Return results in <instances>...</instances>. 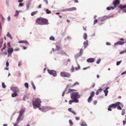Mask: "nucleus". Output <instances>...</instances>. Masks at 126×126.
Segmentation results:
<instances>
[{"mask_svg":"<svg viewBox=\"0 0 126 126\" xmlns=\"http://www.w3.org/2000/svg\"><path fill=\"white\" fill-rule=\"evenodd\" d=\"M62 11H68V9H63L62 10Z\"/></svg>","mask_w":126,"mask_h":126,"instance_id":"50","label":"nucleus"},{"mask_svg":"<svg viewBox=\"0 0 126 126\" xmlns=\"http://www.w3.org/2000/svg\"><path fill=\"white\" fill-rule=\"evenodd\" d=\"M83 49L82 48L80 49L79 51V54H80V55H81L83 53Z\"/></svg>","mask_w":126,"mask_h":126,"instance_id":"34","label":"nucleus"},{"mask_svg":"<svg viewBox=\"0 0 126 126\" xmlns=\"http://www.w3.org/2000/svg\"><path fill=\"white\" fill-rule=\"evenodd\" d=\"M37 12V11H35L32 12L31 13V15L32 16H33L34 15H35Z\"/></svg>","mask_w":126,"mask_h":126,"instance_id":"31","label":"nucleus"},{"mask_svg":"<svg viewBox=\"0 0 126 126\" xmlns=\"http://www.w3.org/2000/svg\"><path fill=\"white\" fill-rule=\"evenodd\" d=\"M36 22L39 24L41 25H47L49 24L47 19L41 18H37L36 20Z\"/></svg>","mask_w":126,"mask_h":126,"instance_id":"1","label":"nucleus"},{"mask_svg":"<svg viewBox=\"0 0 126 126\" xmlns=\"http://www.w3.org/2000/svg\"><path fill=\"white\" fill-rule=\"evenodd\" d=\"M71 112L73 113L74 115H76V112H75V111L73 110H72Z\"/></svg>","mask_w":126,"mask_h":126,"instance_id":"53","label":"nucleus"},{"mask_svg":"<svg viewBox=\"0 0 126 126\" xmlns=\"http://www.w3.org/2000/svg\"><path fill=\"white\" fill-rule=\"evenodd\" d=\"M7 36L10 37L11 39H12V36L11 34H10L9 32H8L7 35Z\"/></svg>","mask_w":126,"mask_h":126,"instance_id":"26","label":"nucleus"},{"mask_svg":"<svg viewBox=\"0 0 126 126\" xmlns=\"http://www.w3.org/2000/svg\"><path fill=\"white\" fill-rule=\"evenodd\" d=\"M68 9V11H76V7H73L71 8H69Z\"/></svg>","mask_w":126,"mask_h":126,"instance_id":"16","label":"nucleus"},{"mask_svg":"<svg viewBox=\"0 0 126 126\" xmlns=\"http://www.w3.org/2000/svg\"><path fill=\"white\" fill-rule=\"evenodd\" d=\"M119 0H115L114 1L113 4L114 5V7H116L117 6L118 4L119 3Z\"/></svg>","mask_w":126,"mask_h":126,"instance_id":"12","label":"nucleus"},{"mask_svg":"<svg viewBox=\"0 0 126 126\" xmlns=\"http://www.w3.org/2000/svg\"><path fill=\"white\" fill-rule=\"evenodd\" d=\"M74 90L73 89H69L68 90V91L66 93V94H68L69 93L71 92L72 91H74Z\"/></svg>","mask_w":126,"mask_h":126,"instance_id":"32","label":"nucleus"},{"mask_svg":"<svg viewBox=\"0 0 126 126\" xmlns=\"http://www.w3.org/2000/svg\"><path fill=\"white\" fill-rule=\"evenodd\" d=\"M39 109L42 111L45 112L47 111L50 109L47 106L39 107Z\"/></svg>","mask_w":126,"mask_h":126,"instance_id":"6","label":"nucleus"},{"mask_svg":"<svg viewBox=\"0 0 126 126\" xmlns=\"http://www.w3.org/2000/svg\"><path fill=\"white\" fill-rule=\"evenodd\" d=\"M6 3L7 6H9V3L8 0H6Z\"/></svg>","mask_w":126,"mask_h":126,"instance_id":"49","label":"nucleus"},{"mask_svg":"<svg viewBox=\"0 0 126 126\" xmlns=\"http://www.w3.org/2000/svg\"><path fill=\"white\" fill-rule=\"evenodd\" d=\"M81 55H80V54H76L75 56V58H77L78 57L81 56Z\"/></svg>","mask_w":126,"mask_h":126,"instance_id":"44","label":"nucleus"},{"mask_svg":"<svg viewBox=\"0 0 126 126\" xmlns=\"http://www.w3.org/2000/svg\"><path fill=\"white\" fill-rule=\"evenodd\" d=\"M29 4H27V5L26 7L27 8V9H26V10H27V9H28L29 8Z\"/></svg>","mask_w":126,"mask_h":126,"instance_id":"57","label":"nucleus"},{"mask_svg":"<svg viewBox=\"0 0 126 126\" xmlns=\"http://www.w3.org/2000/svg\"><path fill=\"white\" fill-rule=\"evenodd\" d=\"M49 39L50 40H54V38L52 36H50V37Z\"/></svg>","mask_w":126,"mask_h":126,"instance_id":"43","label":"nucleus"},{"mask_svg":"<svg viewBox=\"0 0 126 126\" xmlns=\"http://www.w3.org/2000/svg\"><path fill=\"white\" fill-rule=\"evenodd\" d=\"M119 8L123 11L126 12V9L123 10V9L126 8V5H120L119 6Z\"/></svg>","mask_w":126,"mask_h":126,"instance_id":"10","label":"nucleus"},{"mask_svg":"<svg viewBox=\"0 0 126 126\" xmlns=\"http://www.w3.org/2000/svg\"><path fill=\"white\" fill-rule=\"evenodd\" d=\"M18 14L19 11L17 10H16V13L14 15V16H17L18 15Z\"/></svg>","mask_w":126,"mask_h":126,"instance_id":"30","label":"nucleus"},{"mask_svg":"<svg viewBox=\"0 0 126 126\" xmlns=\"http://www.w3.org/2000/svg\"><path fill=\"white\" fill-rule=\"evenodd\" d=\"M83 45L84 46V48H85L88 45V42L87 40L85 41L83 43Z\"/></svg>","mask_w":126,"mask_h":126,"instance_id":"15","label":"nucleus"},{"mask_svg":"<svg viewBox=\"0 0 126 126\" xmlns=\"http://www.w3.org/2000/svg\"><path fill=\"white\" fill-rule=\"evenodd\" d=\"M122 61L121 60L120 61H118L116 63V65L117 66L119 65H120V64L121 63Z\"/></svg>","mask_w":126,"mask_h":126,"instance_id":"41","label":"nucleus"},{"mask_svg":"<svg viewBox=\"0 0 126 126\" xmlns=\"http://www.w3.org/2000/svg\"><path fill=\"white\" fill-rule=\"evenodd\" d=\"M48 72L50 75H53L54 77H56L57 76V74L56 71L53 70H48Z\"/></svg>","mask_w":126,"mask_h":126,"instance_id":"5","label":"nucleus"},{"mask_svg":"<svg viewBox=\"0 0 126 126\" xmlns=\"http://www.w3.org/2000/svg\"><path fill=\"white\" fill-rule=\"evenodd\" d=\"M80 69V67L79 65L78 64V67H74L72 66L71 69V71L72 72H73L75 71H77Z\"/></svg>","mask_w":126,"mask_h":126,"instance_id":"9","label":"nucleus"},{"mask_svg":"<svg viewBox=\"0 0 126 126\" xmlns=\"http://www.w3.org/2000/svg\"><path fill=\"white\" fill-rule=\"evenodd\" d=\"M28 84L27 83H25L24 84V86L25 87L27 88H28Z\"/></svg>","mask_w":126,"mask_h":126,"instance_id":"39","label":"nucleus"},{"mask_svg":"<svg viewBox=\"0 0 126 126\" xmlns=\"http://www.w3.org/2000/svg\"><path fill=\"white\" fill-rule=\"evenodd\" d=\"M117 109L118 110H121L122 108L120 106H118L117 107Z\"/></svg>","mask_w":126,"mask_h":126,"instance_id":"46","label":"nucleus"},{"mask_svg":"<svg viewBox=\"0 0 126 126\" xmlns=\"http://www.w3.org/2000/svg\"><path fill=\"white\" fill-rule=\"evenodd\" d=\"M24 112V110L23 109H22L19 112V114L18 116L16 121V123L14 124V126L16 125V126H18V124L19 123L20 120H22L23 118H22V116Z\"/></svg>","mask_w":126,"mask_h":126,"instance_id":"2","label":"nucleus"},{"mask_svg":"<svg viewBox=\"0 0 126 126\" xmlns=\"http://www.w3.org/2000/svg\"><path fill=\"white\" fill-rule=\"evenodd\" d=\"M60 48V46L58 45L56 46V47L55 49V50L56 51H58L59 50Z\"/></svg>","mask_w":126,"mask_h":126,"instance_id":"20","label":"nucleus"},{"mask_svg":"<svg viewBox=\"0 0 126 126\" xmlns=\"http://www.w3.org/2000/svg\"><path fill=\"white\" fill-rule=\"evenodd\" d=\"M60 54L63 55H65V52L63 51H60Z\"/></svg>","mask_w":126,"mask_h":126,"instance_id":"28","label":"nucleus"},{"mask_svg":"<svg viewBox=\"0 0 126 126\" xmlns=\"http://www.w3.org/2000/svg\"><path fill=\"white\" fill-rule=\"evenodd\" d=\"M79 84V83L77 82H75L73 85V86H74L76 85H78Z\"/></svg>","mask_w":126,"mask_h":126,"instance_id":"51","label":"nucleus"},{"mask_svg":"<svg viewBox=\"0 0 126 126\" xmlns=\"http://www.w3.org/2000/svg\"><path fill=\"white\" fill-rule=\"evenodd\" d=\"M71 97L72 99L74 98H79L80 97V95L78 92H74L70 94Z\"/></svg>","mask_w":126,"mask_h":126,"instance_id":"4","label":"nucleus"},{"mask_svg":"<svg viewBox=\"0 0 126 126\" xmlns=\"http://www.w3.org/2000/svg\"><path fill=\"white\" fill-rule=\"evenodd\" d=\"M106 44L107 45H110L111 44L110 43L108 42H107L106 43Z\"/></svg>","mask_w":126,"mask_h":126,"instance_id":"61","label":"nucleus"},{"mask_svg":"<svg viewBox=\"0 0 126 126\" xmlns=\"http://www.w3.org/2000/svg\"><path fill=\"white\" fill-rule=\"evenodd\" d=\"M19 50V49L18 48H16L15 49V50L16 51H18V50Z\"/></svg>","mask_w":126,"mask_h":126,"instance_id":"62","label":"nucleus"},{"mask_svg":"<svg viewBox=\"0 0 126 126\" xmlns=\"http://www.w3.org/2000/svg\"><path fill=\"white\" fill-rule=\"evenodd\" d=\"M24 40L20 41H19V43H23Z\"/></svg>","mask_w":126,"mask_h":126,"instance_id":"59","label":"nucleus"},{"mask_svg":"<svg viewBox=\"0 0 126 126\" xmlns=\"http://www.w3.org/2000/svg\"><path fill=\"white\" fill-rule=\"evenodd\" d=\"M23 4L22 3H20L19 4V6L21 7V6H23Z\"/></svg>","mask_w":126,"mask_h":126,"instance_id":"55","label":"nucleus"},{"mask_svg":"<svg viewBox=\"0 0 126 126\" xmlns=\"http://www.w3.org/2000/svg\"><path fill=\"white\" fill-rule=\"evenodd\" d=\"M94 94V92H92L91 93V94L90 96L92 97H93Z\"/></svg>","mask_w":126,"mask_h":126,"instance_id":"36","label":"nucleus"},{"mask_svg":"<svg viewBox=\"0 0 126 126\" xmlns=\"http://www.w3.org/2000/svg\"><path fill=\"white\" fill-rule=\"evenodd\" d=\"M101 61V60L100 59H99L96 62V63L98 64H99Z\"/></svg>","mask_w":126,"mask_h":126,"instance_id":"48","label":"nucleus"},{"mask_svg":"<svg viewBox=\"0 0 126 126\" xmlns=\"http://www.w3.org/2000/svg\"><path fill=\"white\" fill-rule=\"evenodd\" d=\"M3 39L2 38H1L0 39V48L2 46L3 43Z\"/></svg>","mask_w":126,"mask_h":126,"instance_id":"18","label":"nucleus"},{"mask_svg":"<svg viewBox=\"0 0 126 126\" xmlns=\"http://www.w3.org/2000/svg\"><path fill=\"white\" fill-rule=\"evenodd\" d=\"M46 11L47 14H49L51 13L50 11L48 9H47L46 10Z\"/></svg>","mask_w":126,"mask_h":126,"instance_id":"33","label":"nucleus"},{"mask_svg":"<svg viewBox=\"0 0 126 126\" xmlns=\"http://www.w3.org/2000/svg\"><path fill=\"white\" fill-rule=\"evenodd\" d=\"M69 123L70 125L71 126H72L73 125V123L72 121L71 120H69Z\"/></svg>","mask_w":126,"mask_h":126,"instance_id":"40","label":"nucleus"},{"mask_svg":"<svg viewBox=\"0 0 126 126\" xmlns=\"http://www.w3.org/2000/svg\"><path fill=\"white\" fill-rule=\"evenodd\" d=\"M87 34L85 33H84V35L83 36V38L85 40L87 39Z\"/></svg>","mask_w":126,"mask_h":126,"instance_id":"35","label":"nucleus"},{"mask_svg":"<svg viewBox=\"0 0 126 126\" xmlns=\"http://www.w3.org/2000/svg\"><path fill=\"white\" fill-rule=\"evenodd\" d=\"M23 43H24L27 44H29V43L28 42L26 41H24Z\"/></svg>","mask_w":126,"mask_h":126,"instance_id":"47","label":"nucleus"},{"mask_svg":"<svg viewBox=\"0 0 126 126\" xmlns=\"http://www.w3.org/2000/svg\"><path fill=\"white\" fill-rule=\"evenodd\" d=\"M71 86H69V85H67V87L64 90V92L65 93L66 92L67 90V87H71Z\"/></svg>","mask_w":126,"mask_h":126,"instance_id":"42","label":"nucleus"},{"mask_svg":"<svg viewBox=\"0 0 126 126\" xmlns=\"http://www.w3.org/2000/svg\"><path fill=\"white\" fill-rule=\"evenodd\" d=\"M125 74H126V70L125 71L123 72L121 74V75H122Z\"/></svg>","mask_w":126,"mask_h":126,"instance_id":"64","label":"nucleus"},{"mask_svg":"<svg viewBox=\"0 0 126 126\" xmlns=\"http://www.w3.org/2000/svg\"><path fill=\"white\" fill-rule=\"evenodd\" d=\"M124 42L118 41L117 42L115 43L114 44V45H122L124 44Z\"/></svg>","mask_w":126,"mask_h":126,"instance_id":"13","label":"nucleus"},{"mask_svg":"<svg viewBox=\"0 0 126 126\" xmlns=\"http://www.w3.org/2000/svg\"><path fill=\"white\" fill-rule=\"evenodd\" d=\"M17 95V94L16 93L14 92L12 94L11 96L13 97H15V96H16Z\"/></svg>","mask_w":126,"mask_h":126,"instance_id":"27","label":"nucleus"},{"mask_svg":"<svg viewBox=\"0 0 126 126\" xmlns=\"http://www.w3.org/2000/svg\"><path fill=\"white\" fill-rule=\"evenodd\" d=\"M11 90L14 92L16 93V92L18 91V89L16 87H13L11 88Z\"/></svg>","mask_w":126,"mask_h":126,"instance_id":"11","label":"nucleus"},{"mask_svg":"<svg viewBox=\"0 0 126 126\" xmlns=\"http://www.w3.org/2000/svg\"><path fill=\"white\" fill-rule=\"evenodd\" d=\"M80 125L82 126H87V125L84 122H82V124Z\"/></svg>","mask_w":126,"mask_h":126,"instance_id":"38","label":"nucleus"},{"mask_svg":"<svg viewBox=\"0 0 126 126\" xmlns=\"http://www.w3.org/2000/svg\"><path fill=\"white\" fill-rule=\"evenodd\" d=\"M2 86L3 88H5L6 87V85H5L4 82L2 83Z\"/></svg>","mask_w":126,"mask_h":126,"instance_id":"37","label":"nucleus"},{"mask_svg":"<svg viewBox=\"0 0 126 126\" xmlns=\"http://www.w3.org/2000/svg\"><path fill=\"white\" fill-rule=\"evenodd\" d=\"M106 18H107L106 16H103L102 17L100 18V19L101 20V22H103L104 20L106 19Z\"/></svg>","mask_w":126,"mask_h":126,"instance_id":"17","label":"nucleus"},{"mask_svg":"<svg viewBox=\"0 0 126 126\" xmlns=\"http://www.w3.org/2000/svg\"><path fill=\"white\" fill-rule=\"evenodd\" d=\"M126 112V110L124 109H123L122 110L121 114L122 115H124L125 114Z\"/></svg>","mask_w":126,"mask_h":126,"instance_id":"22","label":"nucleus"},{"mask_svg":"<svg viewBox=\"0 0 126 126\" xmlns=\"http://www.w3.org/2000/svg\"><path fill=\"white\" fill-rule=\"evenodd\" d=\"M74 100H73V102L75 103H78L79 102V100L77 98H74Z\"/></svg>","mask_w":126,"mask_h":126,"instance_id":"25","label":"nucleus"},{"mask_svg":"<svg viewBox=\"0 0 126 126\" xmlns=\"http://www.w3.org/2000/svg\"><path fill=\"white\" fill-rule=\"evenodd\" d=\"M92 97L90 96L88 99V101L89 103H90V102L92 100Z\"/></svg>","mask_w":126,"mask_h":126,"instance_id":"24","label":"nucleus"},{"mask_svg":"<svg viewBox=\"0 0 126 126\" xmlns=\"http://www.w3.org/2000/svg\"><path fill=\"white\" fill-rule=\"evenodd\" d=\"M41 103L40 99L38 98L36 99L33 102L32 105L34 109H36L37 107H40V103Z\"/></svg>","mask_w":126,"mask_h":126,"instance_id":"3","label":"nucleus"},{"mask_svg":"<svg viewBox=\"0 0 126 126\" xmlns=\"http://www.w3.org/2000/svg\"><path fill=\"white\" fill-rule=\"evenodd\" d=\"M73 102V100H70L69 101V104H72V103Z\"/></svg>","mask_w":126,"mask_h":126,"instance_id":"54","label":"nucleus"},{"mask_svg":"<svg viewBox=\"0 0 126 126\" xmlns=\"http://www.w3.org/2000/svg\"><path fill=\"white\" fill-rule=\"evenodd\" d=\"M120 104V102H117L115 104H114L115 106V107L116 108L117 106H119V105Z\"/></svg>","mask_w":126,"mask_h":126,"instance_id":"21","label":"nucleus"},{"mask_svg":"<svg viewBox=\"0 0 126 126\" xmlns=\"http://www.w3.org/2000/svg\"><path fill=\"white\" fill-rule=\"evenodd\" d=\"M14 51L13 48L12 47H9L7 49V52L8 53V57H9L12 54Z\"/></svg>","mask_w":126,"mask_h":126,"instance_id":"8","label":"nucleus"},{"mask_svg":"<svg viewBox=\"0 0 126 126\" xmlns=\"http://www.w3.org/2000/svg\"><path fill=\"white\" fill-rule=\"evenodd\" d=\"M7 20L9 21L10 20V18L9 16L7 17Z\"/></svg>","mask_w":126,"mask_h":126,"instance_id":"58","label":"nucleus"},{"mask_svg":"<svg viewBox=\"0 0 126 126\" xmlns=\"http://www.w3.org/2000/svg\"><path fill=\"white\" fill-rule=\"evenodd\" d=\"M75 119L77 120L78 121L79 120L80 117H75Z\"/></svg>","mask_w":126,"mask_h":126,"instance_id":"56","label":"nucleus"},{"mask_svg":"<svg viewBox=\"0 0 126 126\" xmlns=\"http://www.w3.org/2000/svg\"><path fill=\"white\" fill-rule=\"evenodd\" d=\"M94 61V59L92 58H90L87 60V62L89 63H93Z\"/></svg>","mask_w":126,"mask_h":126,"instance_id":"14","label":"nucleus"},{"mask_svg":"<svg viewBox=\"0 0 126 126\" xmlns=\"http://www.w3.org/2000/svg\"><path fill=\"white\" fill-rule=\"evenodd\" d=\"M126 52L125 51V50L124 51H120V54H123V53H125Z\"/></svg>","mask_w":126,"mask_h":126,"instance_id":"45","label":"nucleus"},{"mask_svg":"<svg viewBox=\"0 0 126 126\" xmlns=\"http://www.w3.org/2000/svg\"><path fill=\"white\" fill-rule=\"evenodd\" d=\"M60 75L63 77L69 78L70 76V74L68 73L65 72H61Z\"/></svg>","mask_w":126,"mask_h":126,"instance_id":"7","label":"nucleus"},{"mask_svg":"<svg viewBox=\"0 0 126 126\" xmlns=\"http://www.w3.org/2000/svg\"><path fill=\"white\" fill-rule=\"evenodd\" d=\"M103 91L105 93V96H107L108 92V91L107 89H105Z\"/></svg>","mask_w":126,"mask_h":126,"instance_id":"19","label":"nucleus"},{"mask_svg":"<svg viewBox=\"0 0 126 126\" xmlns=\"http://www.w3.org/2000/svg\"><path fill=\"white\" fill-rule=\"evenodd\" d=\"M67 39L68 40H70L71 39V38L69 36H67Z\"/></svg>","mask_w":126,"mask_h":126,"instance_id":"60","label":"nucleus"},{"mask_svg":"<svg viewBox=\"0 0 126 126\" xmlns=\"http://www.w3.org/2000/svg\"><path fill=\"white\" fill-rule=\"evenodd\" d=\"M31 84L32 86L33 89L34 90H35L36 89V87L34 85L33 83V82H31Z\"/></svg>","mask_w":126,"mask_h":126,"instance_id":"23","label":"nucleus"},{"mask_svg":"<svg viewBox=\"0 0 126 126\" xmlns=\"http://www.w3.org/2000/svg\"><path fill=\"white\" fill-rule=\"evenodd\" d=\"M97 22V20L96 19H95L94 20V24L96 23Z\"/></svg>","mask_w":126,"mask_h":126,"instance_id":"52","label":"nucleus"},{"mask_svg":"<svg viewBox=\"0 0 126 126\" xmlns=\"http://www.w3.org/2000/svg\"><path fill=\"white\" fill-rule=\"evenodd\" d=\"M114 107V108H115V106L114 104H112L109 106V108H112V107Z\"/></svg>","mask_w":126,"mask_h":126,"instance_id":"29","label":"nucleus"},{"mask_svg":"<svg viewBox=\"0 0 126 126\" xmlns=\"http://www.w3.org/2000/svg\"><path fill=\"white\" fill-rule=\"evenodd\" d=\"M102 90V89H101V88H100V89H99L97 90V91H98L99 92H100Z\"/></svg>","mask_w":126,"mask_h":126,"instance_id":"63","label":"nucleus"}]
</instances>
